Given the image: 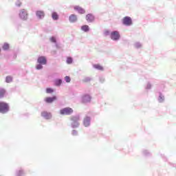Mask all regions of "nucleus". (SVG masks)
I'll use <instances>...</instances> for the list:
<instances>
[{
	"instance_id": "nucleus-34",
	"label": "nucleus",
	"mask_w": 176,
	"mask_h": 176,
	"mask_svg": "<svg viewBox=\"0 0 176 176\" xmlns=\"http://www.w3.org/2000/svg\"><path fill=\"white\" fill-rule=\"evenodd\" d=\"M0 52H1V49H0Z\"/></svg>"
},
{
	"instance_id": "nucleus-10",
	"label": "nucleus",
	"mask_w": 176,
	"mask_h": 176,
	"mask_svg": "<svg viewBox=\"0 0 176 176\" xmlns=\"http://www.w3.org/2000/svg\"><path fill=\"white\" fill-rule=\"evenodd\" d=\"M86 20L88 23H91L92 21H94V16L91 14H88L86 16Z\"/></svg>"
},
{
	"instance_id": "nucleus-19",
	"label": "nucleus",
	"mask_w": 176,
	"mask_h": 176,
	"mask_svg": "<svg viewBox=\"0 0 176 176\" xmlns=\"http://www.w3.org/2000/svg\"><path fill=\"white\" fill-rule=\"evenodd\" d=\"M52 16L53 20H58V14H57V12H53Z\"/></svg>"
},
{
	"instance_id": "nucleus-22",
	"label": "nucleus",
	"mask_w": 176,
	"mask_h": 176,
	"mask_svg": "<svg viewBox=\"0 0 176 176\" xmlns=\"http://www.w3.org/2000/svg\"><path fill=\"white\" fill-rule=\"evenodd\" d=\"M24 175V171L22 170H20L17 172L16 176H23Z\"/></svg>"
},
{
	"instance_id": "nucleus-24",
	"label": "nucleus",
	"mask_w": 176,
	"mask_h": 176,
	"mask_svg": "<svg viewBox=\"0 0 176 176\" xmlns=\"http://www.w3.org/2000/svg\"><path fill=\"white\" fill-rule=\"evenodd\" d=\"M54 91L52 88H47L46 89V93L48 94L53 93Z\"/></svg>"
},
{
	"instance_id": "nucleus-30",
	"label": "nucleus",
	"mask_w": 176,
	"mask_h": 176,
	"mask_svg": "<svg viewBox=\"0 0 176 176\" xmlns=\"http://www.w3.org/2000/svg\"><path fill=\"white\" fill-rule=\"evenodd\" d=\"M50 41H51V42H52L53 43H56V38H54V37H51V38H50Z\"/></svg>"
},
{
	"instance_id": "nucleus-16",
	"label": "nucleus",
	"mask_w": 176,
	"mask_h": 176,
	"mask_svg": "<svg viewBox=\"0 0 176 176\" xmlns=\"http://www.w3.org/2000/svg\"><path fill=\"white\" fill-rule=\"evenodd\" d=\"M94 68L96 69H98L99 71H104V67L101 66L100 64H96L93 65Z\"/></svg>"
},
{
	"instance_id": "nucleus-26",
	"label": "nucleus",
	"mask_w": 176,
	"mask_h": 176,
	"mask_svg": "<svg viewBox=\"0 0 176 176\" xmlns=\"http://www.w3.org/2000/svg\"><path fill=\"white\" fill-rule=\"evenodd\" d=\"M90 80H91V78H89V77H87L85 78L84 80H83V82L85 83H87V82H90Z\"/></svg>"
},
{
	"instance_id": "nucleus-23",
	"label": "nucleus",
	"mask_w": 176,
	"mask_h": 176,
	"mask_svg": "<svg viewBox=\"0 0 176 176\" xmlns=\"http://www.w3.org/2000/svg\"><path fill=\"white\" fill-rule=\"evenodd\" d=\"M12 76H7L6 78V82L7 83H10V82H12Z\"/></svg>"
},
{
	"instance_id": "nucleus-13",
	"label": "nucleus",
	"mask_w": 176,
	"mask_h": 176,
	"mask_svg": "<svg viewBox=\"0 0 176 176\" xmlns=\"http://www.w3.org/2000/svg\"><path fill=\"white\" fill-rule=\"evenodd\" d=\"M90 101H91V97L89 95H85L82 97V102H90Z\"/></svg>"
},
{
	"instance_id": "nucleus-8",
	"label": "nucleus",
	"mask_w": 176,
	"mask_h": 176,
	"mask_svg": "<svg viewBox=\"0 0 176 176\" xmlns=\"http://www.w3.org/2000/svg\"><path fill=\"white\" fill-rule=\"evenodd\" d=\"M19 16L22 20L27 19V11L25 10H21L19 12Z\"/></svg>"
},
{
	"instance_id": "nucleus-28",
	"label": "nucleus",
	"mask_w": 176,
	"mask_h": 176,
	"mask_svg": "<svg viewBox=\"0 0 176 176\" xmlns=\"http://www.w3.org/2000/svg\"><path fill=\"white\" fill-rule=\"evenodd\" d=\"M159 101H160V102H163V101H164V96H163L162 95H160Z\"/></svg>"
},
{
	"instance_id": "nucleus-15",
	"label": "nucleus",
	"mask_w": 176,
	"mask_h": 176,
	"mask_svg": "<svg viewBox=\"0 0 176 176\" xmlns=\"http://www.w3.org/2000/svg\"><path fill=\"white\" fill-rule=\"evenodd\" d=\"M84 125L85 126V127L90 126V118L89 117H86L84 119Z\"/></svg>"
},
{
	"instance_id": "nucleus-5",
	"label": "nucleus",
	"mask_w": 176,
	"mask_h": 176,
	"mask_svg": "<svg viewBox=\"0 0 176 176\" xmlns=\"http://www.w3.org/2000/svg\"><path fill=\"white\" fill-rule=\"evenodd\" d=\"M72 127H78L79 126V118L73 117L72 118Z\"/></svg>"
},
{
	"instance_id": "nucleus-32",
	"label": "nucleus",
	"mask_w": 176,
	"mask_h": 176,
	"mask_svg": "<svg viewBox=\"0 0 176 176\" xmlns=\"http://www.w3.org/2000/svg\"><path fill=\"white\" fill-rule=\"evenodd\" d=\"M135 46V47H141V44H140V43H136Z\"/></svg>"
},
{
	"instance_id": "nucleus-29",
	"label": "nucleus",
	"mask_w": 176,
	"mask_h": 176,
	"mask_svg": "<svg viewBox=\"0 0 176 176\" xmlns=\"http://www.w3.org/2000/svg\"><path fill=\"white\" fill-rule=\"evenodd\" d=\"M36 69H42V68H43V66H42V65H41V63L39 65H37L36 67Z\"/></svg>"
},
{
	"instance_id": "nucleus-11",
	"label": "nucleus",
	"mask_w": 176,
	"mask_h": 176,
	"mask_svg": "<svg viewBox=\"0 0 176 176\" xmlns=\"http://www.w3.org/2000/svg\"><path fill=\"white\" fill-rule=\"evenodd\" d=\"M36 14L38 19H43L45 17V12L42 10L36 11Z\"/></svg>"
},
{
	"instance_id": "nucleus-9",
	"label": "nucleus",
	"mask_w": 176,
	"mask_h": 176,
	"mask_svg": "<svg viewBox=\"0 0 176 176\" xmlns=\"http://www.w3.org/2000/svg\"><path fill=\"white\" fill-rule=\"evenodd\" d=\"M56 100H57V97H56V96H54L52 98L47 97L45 98V102H47L48 104H50V103L53 102V101H56Z\"/></svg>"
},
{
	"instance_id": "nucleus-2",
	"label": "nucleus",
	"mask_w": 176,
	"mask_h": 176,
	"mask_svg": "<svg viewBox=\"0 0 176 176\" xmlns=\"http://www.w3.org/2000/svg\"><path fill=\"white\" fill-rule=\"evenodd\" d=\"M74 110L71 107H65L60 111V115H71Z\"/></svg>"
},
{
	"instance_id": "nucleus-3",
	"label": "nucleus",
	"mask_w": 176,
	"mask_h": 176,
	"mask_svg": "<svg viewBox=\"0 0 176 176\" xmlns=\"http://www.w3.org/2000/svg\"><path fill=\"white\" fill-rule=\"evenodd\" d=\"M111 38L113 41H118L119 38H120V34L119 32L114 31L111 33Z\"/></svg>"
},
{
	"instance_id": "nucleus-25",
	"label": "nucleus",
	"mask_w": 176,
	"mask_h": 176,
	"mask_svg": "<svg viewBox=\"0 0 176 176\" xmlns=\"http://www.w3.org/2000/svg\"><path fill=\"white\" fill-rule=\"evenodd\" d=\"M67 64H72V58L68 57V58H67Z\"/></svg>"
},
{
	"instance_id": "nucleus-7",
	"label": "nucleus",
	"mask_w": 176,
	"mask_h": 176,
	"mask_svg": "<svg viewBox=\"0 0 176 176\" xmlns=\"http://www.w3.org/2000/svg\"><path fill=\"white\" fill-rule=\"evenodd\" d=\"M74 10L78 12L80 14H85V13H86V10H85V9L82 8V7L79 6H74Z\"/></svg>"
},
{
	"instance_id": "nucleus-1",
	"label": "nucleus",
	"mask_w": 176,
	"mask_h": 176,
	"mask_svg": "<svg viewBox=\"0 0 176 176\" xmlns=\"http://www.w3.org/2000/svg\"><path fill=\"white\" fill-rule=\"evenodd\" d=\"M9 111V104L5 102H0V112L1 113H6Z\"/></svg>"
},
{
	"instance_id": "nucleus-14",
	"label": "nucleus",
	"mask_w": 176,
	"mask_h": 176,
	"mask_svg": "<svg viewBox=\"0 0 176 176\" xmlns=\"http://www.w3.org/2000/svg\"><path fill=\"white\" fill-rule=\"evenodd\" d=\"M41 116H43V118H45V119H50V118H52V114L46 111H43L41 113Z\"/></svg>"
},
{
	"instance_id": "nucleus-31",
	"label": "nucleus",
	"mask_w": 176,
	"mask_h": 176,
	"mask_svg": "<svg viewBox=\"0 0 176 176\" xmlns=\"http://www.w3.org/2000/svg\"><path fill=\"white\" fill-rule=\"evenodd\" d=\"M16 6H21V1H16Z\"/></svg>"
},
{
	"instance_id": "nucleus-6",
	"label": "nucleus",
	"mask_w": 176,
	"mask_h": 176,
	"mask_svg": "<svg viewBox=\"0 0 176 176\" xmlns=\"http://www.w3.org/2000/svg\"><path fill=\"white\" fill-rule=\"evenodd\" d=\"M37 63H38V64H42L43 65H46V63H47V60H46V57L40 56L37 59Z\"/></svg>"
},
{
	"instance_id": "nucleus-21",
	"label": "nucleus",
	"mask_w": 176,
	"mask_h": 176,
	"mask_svg": "<svg viewBox=\"0 0 176 176\" xmlns=\"http://www.w3.org/2000/svg\"><path fill=\"white\" fill-rule=\"evenodd\" d=\"M61 83H63V80H55L56 86H60V85H61Z\"/></svg>"
},
{
	"instance_id": "nucleus-20",
	"label": "nucleus",
	"mask_w": 176,
	"mask_h": 176,
	"mask_svg": "<svg viewBox=\"0 0 176 176\" xmlns=\"http://www.w3.org/2000/svg\"><path fill=\"white\" fill-rule=\"evenodd\" d=\"M3 50H9V44L5 43L3 45Z\"/></svg>"
},
{
	"instance_id": "nucleus-12",
	"label": "nucleus",
	"mask_w": 176,
	"mask_h": 176,
	"mask_svg": "<svg viewBox=\"0 0 176 176\" xmlns=\"http://www.w3.org/2000/svg\"><path fill=\"white\" fill-rule=\"evenodd\" d=\"M69 20L70 23H75V21H78V17L75 14H72L69 16Z\"/></svg>"
},
{
	"instance_id": "nucleus-17",
	"label": "nucleus",
	"mask_w": 176,
	"mask_h": 176,
	"mask_svg": "<svg viewBox=\"0 0 176 176\" xmlns=\"http://www.w3.org/2000/svg\"><path fill=\"white\" fill-rule=\"evenodd\" d=\"M82 31H84V32H88L89 31L90 28H89V25H84L81 27Z\"/></svg>"
},
{
	"instance_id": "nucleus-33",
	"label": "nucleus",
	"mask_w": 176,
	"mask_h": 176,
	"mask_svg": "<svg viewBox=\"0 0 176 176\" xmlns=\"http://www.w3.org/2000/svg\"><path fill=\"white\" fill-rule=\"evenodd\" d=\"M72 134H73V135H76V134H78V132L75 130H73Z\"/></svg>"
},
{
	"instance_id": "nucleus-4",
	"label": "nucleus",
	"mask_w": 176,
	"mask_h": 176,
	"mask_svg": "<svg viewBox=\"0 0 176 176\" xmlns=\"http://www.w3.org/2000/svg\"><path fill=\"white\" fill-rule=\"evenodd\" d=\"M122 23L124 25H131V24H133V21H131V18L130 16L124 17Z\"/></svg>"
},
{
	"instance_id": "nucleus-27",
	"label": "nucleus",
	"mask_w": 176,
	"mask_h": 176,
	"mask_svg": "<svg viewBox=\"0 0 176 176\" xmlns=\"http://www.w3.org/2000/svg\"><path fill=\"white\" fill-rule=\"evenodd\" d=\"M65 80L67 82V83H69V82H71V78H69V76H65Z\"/></svg>"
},
{
	"instance_id": "nucleus-18",
	"label": "nucleus",
	"mask_w": 176,
	"mask_h": 176,
	"mask_svg": "<svg viewBox=\"0 0 176 176\" xmlns=\"http://www.w3.org/2000/svg\"><path fill=\"white\" fill-rule=\"evenodd\" d=\"M6 94V91L4 89H0V98H3Z\"/></svg>"
}]
</instances>
